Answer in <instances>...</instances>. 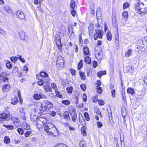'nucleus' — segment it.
Segmentation results:
<instances>
[{"mask_svg":"<svg viewBox=\"0 0 147 147\" xmlns=\"http://www.w3.org/2000/svg\"><path fill=\"white\" fill-rule=\"evenodd\" d=\"M16 15L17 17L20 19H23L25 18L24 13L20 10L17 11Z\"/></svg>","mask_w":147,"mask_h":147,"instance_id":"10","label":"nucleus"},{"mask_svg":"<svg viewBox=\"0 0 147 147\" xmlns=\"http://www.w3.org/2000/svg\"><path fill=\"white\" fill-rule=\"evenodd\" d=\"M10 86L8 84H6L3 86V90L4 92H6L8 91L10 89Z\"/></svg>","mask_w":147,"mask_h":147,"instance_id":"19","label":"nucleus"},{"mask_svg":"<svg viewBox=\"0 0 147 147\" xmlns=\"http://www.w3.org/2000/svg\"><path fill=\"white\" fill-rule=\"evenodd\" d=\"M22 127L24 129H26L27 130L30 129V127L28 124L26 123L25 122H23Z\"/></svg>","mask_w":147,"mask_h":147,"instance_id":"20","label":"nucleus"},{"mask_svg":"<svg viewBox=\"0 0 147 147\" xmlns=\"http://www.w3.org/2000/svg\"><path fill=\"white\" fill-rule=\"evenodd\" d=\"M142 43L144 46H146L147 50V36L144 38V40H143Z\"/></svg>","mask_w":147,"mask_h":147,"instance_id":"41","label":"nucleus"},{"mask_svg":"<svg viewBox=\"0 0 147 147\" xmlns=\"http://www.w3.org/2000/svg\"><path fill=\"white\" fill-rule=\"evenodd\" d=\"M106 74V72L105 71H100L97 73V75L98 77L100 78L103 75L105 74Z\"/></svg>","mask_w":147,"mask_h":147,"instance_id":"32","label":"nucleus"},{"mask_svg":"<svg viewBox=\"0 0 147 147\" xmlns=\"http://www.w3.org/2000/svg\"><path fill=\"white\" fill-rule=\"evenodd\" d=\"M73 88L72 87L70 86L66 88V92L69 94L72 93Z\"/></svg>","mask_w":147,"mask_h":147,"instance_id":"34","label":"nucleus"},{"mask_svg":"<svg viewBox=\"0 0 147 147\" xmlns=\"http://www.w3.org/2000/svg\"><path fill=\"white\" fill-rule=\"evenodd\" d=\"M44 81L42 79H39L37 82L38 85L40 86L44 84Z\"/></svg>","mask_w":147,"mask_h":147,"instance_id":"47","label":"nucleus"},{"mask_svg":"<svg viewBox=\"0 0 147 147\" xmlns=\"http://www.w3.org/2000/svg\"><path fill=\"white\" fill-rule=\"evenodd\" d=\"M80 87L81 89L83 91H85L86 90V86L85 84H82L80 86Z\"/></svg>","mask_w":147,"mask_h":147,"instance_id":"53","label":"nucleus"},{"mask_svg":"<svg viewBox=\"0 0 147 147\" xmlns=\"http://www.w3.org/2000/svg\"><path fill=\"white\" fill-rule=\"evenodd\" d=\"M20 36L22 39L24 40L26 42L28 41V38L25 36V34L24 32L21 31L20 33Z\"/></svg>","mask_w":147,"mask_h":147,"instance_id":"12","label":"nucleus"},{"mask_svg":"<svg viewBox=\"0 0 147 147\" xmlns=\"http://www.w3.org/2000/svg\"><path fill=\"white\" fill-rule=\"evenodd\" d=\"M128 14V13L126 11H124L122 13V16L124 18L125 21H126L127 19Z\"/></svg>","mask_w":147,"mask_h":147,"instance_id":"33","label":"nucleus"},{"mask_svg":"<svg viewBox=\"0 0 147 147\" xmlns=\"http://www.w3.org/2000/svg\"><path fill=\"white\" fill-rule=\"evenodd\" d=\"M68 29L69 31H70V30L71 31L74 30L73 27L71 25H69L68 26Z\"/></svg>","mask_w":147,"mask_h":147,"instance_id":"61","label":"nucleus"},{"mask_svg":"<svg viewBox=\"0 0 147 147\" xmlns=\"http://www.w3.org/2000/svg\"><path fill=\"white\" fill-rule=\"evenodd\" d=\"M18 57H13L11 58V61L13 63H15L16 61L17 60Z\"/></svg>","mask_w":147,"mask_h":147,"instance_id":"46","label":"nucleus"},{"mask_svg":"<svg viewBox=\"0 0 147 147\" xmlns=\"http://www.w3.org/2000/svg\"><path fill=\"white\" fill-rule=\"evenodd\" d=\"M8 78L7 77H4L3 76H0V82L3 81V82H6L7 81Z\"/></svg>","mask_w":147,"mask_h":147,"instance_id":"30","label":"nucleus"},{"mask_svg":"<svg viewBox=\"0 0 147 147\" xmlns=\"http://www.w3.org/2000/svg\"><path fill=\"white\" fill-rule=\"evenodd\" d=\"M6 65L7 68L10 69L12 68V65L10 62H9L6 63Z\"/></svg>","mask_w":147,"mask_h":147,"instance_id":"43","label":"nucleus"},{"mask_svg":"<svg viewBox=\"0 0 147 147\" xmlns=\"http://www.w3.org/2000/svg\"><path fill=\"white\" fill-rule=\"evenodd\" d=\"M3 125L5 127L10 130H12L14 129L13 126L12 125H7L5 124H3Z\"/></svg>","mask_w":147,"mask_h":147,"instance_id":"31","label":"nucleus"},{"mask_svg":"<svg viewBox=\"0 0 147 147\" xmlns=\"http://www.w3.org/2000/svg\"><path fill=\"white\" fill-rule=\"evenodd\" d=\"M87 96L86 93H84L83 94V99L84 102H86L87 100Z\"/></svg>","mask_w":147,"mask_h":147,"instance_id":"56","label":"nucleus"},{"mask_svg":"<svg viewBox=\"0 0 147 147\" xmlns=\"http://www.w3.org/2000/svg\"><path fill=\"white\" fill-rule=\"evenodd\" d=\"M85 62L88 64H90L91 62L90 58L89 56H86L85 58Z\"/></svg>","mask_w":147,"mask_h":147,"instance_id":"36","label":"nucleus"},{"mask_svg":"<svg viewBox=\"0 0 147 147\" xmlns=\"http://www.w3.org/2000/svg\"><path fill=\"white\" fill-rule=\"evenodd\" d=\"M44 129L46 132L51 136H57L59 134V132L58 129L52 124L49 125H47L46 126H45Z\"/></svg>","mask_w":147,"mask_h":147,"instance_id":"1","label":"nucleus"},{"mask_svg":"<svg viewBox=\"0 0 147 147\" xmlns=\"http://www.w3.org/2000/svg\"><path fill=\"white\" fill-rule=\"evenodd\" d=\"M127 92L128 93L130 94L131 95H134L135 94V92L134 90L131 88L127 89Z\"/></svg>","mask_w":147,"mask_h":147,"instance_id":"24","label":"nucleus"},{"mask_svg":"<svg viewBox=\"0 0 147 147\" xmlns=\"http://www.w3.org/2000/svg\"><path fill=\"white\" fill-rule=\"evenodd\" d=\"M51 86L52 88L55 90V91L58 90L56 85L55 83H52L51 84Z\"/></svg>","mask_w":147,"mask_h":147,"instance_id":"50","label":"nucleus"},{"mask_svg":"<svg viewBox=\"0 0 147 147\" xmlns=\"http://www.w3.org/2000/svg\"><path fill=\"white\" fill-rule=\"evenodd\" d=\"M4 142L5 143L9 144L10 142V140L8 136H5V137L4 139Z\"/></svg>","mask_w":147,"mask_h":147,"instance_id":"35","label":"nucleus"},{"mask_svg":"<svg viewBox=\"0 0 147 147\" xmlns=\"http://www.w3.org/2000/svg\"><path fill=\"white\" fill-rule=\"evenodd\" d=\"M18 102V99L17 97L13 98L11 101V103L13 105H16Z\"/></svg>","mask_w":147,"mask_h":147,"instance_id":"28","label":"nucleus"},{"mask_svg":"<svg viewBox=\"0 0 147 147\" xmlns=\"http://www.w3.org/2000/svg\"><path fill=\"white\" fill-rule=\"evenodd\" d=\"M75 2L73 0H72L70 4V7L72 9H74L75 7Z\"/></svg>","mask_w":147,"mask_h":147,"instance_id":"39","label":"nucleus"},{"mask_svg":"<svg viewBox=\"0 0 147 147\" xmlns=\"http://www.w3.org/2000/svg\"><path fill=\"white\" fill-rule=\"evenodd\" d=\"M70 71L71 74L73 76L76 75V71L75 70L71 69H70Z\"/></svg>","mask_w":147,"mask_h":147,"instance_id":"57","label":"nucleus"},{"mask_svg":"<svg viewBox=\"0 0 147 147\" xmlns=\"http://www.w3.org/2000/svg\"><path fill=\"white\" fill-rule=\"evenodd\" d=\"M94 27L93 24H90L88 27L89 34L90 36H92L94 33Z\"/></svg>","mask_w":147,"mask_h":147,"instance_id":"11","label":"nucleus"},{"mask_svg":"<svg viewBox=\"0 0 147 147\" xmlns=\"http://www.w3.org/2000/svg\"><path fill=\"white\" fill-rule=\"evenodd\" d=\"M96 90L97 92L99 93H101L102 90V88L98 86H97Z\"/></svg>","mask_w":147,"mask_h":147,"instance_id":"42","label":"nucleus"},{"mask_svg":"<svg viewBox=\"0 0 147 147\" xmlns=\"http://www.w3.org/2000/svg\"><path fill=\"white\" fill-rule=\"evenodd\" d=\"M21 114L22 116H21V117L22 119L24 120L26 119V117L24 115H25V112H22L21 113Z\"/></svg>","mask_w":147,"mask_h":147,"instance_id":"63","label":"nucleus"},{"mask_svg":"<svg viewBox=\"0 0 147 147\" xmlns=\"http://www.w3.org/2000/svg\"><path fill=\"white\" fill-rule=\"evenodd\" d=\"M96 34L94 35V38L95 40H96L98 38H101L103 35V31L98 29L96 30Z\"/></svg>","mask_w":147,"mask_h":147,"instance_id":"5","label":"nucleus"},{"mask_svg":"<svg viewBox=\"0 0 147 147\" xmlns=\"http://www.w3.org/2000/svg\"><path fill=\"white\" fill-rule=\"evenodd\" d=\"M64 117L67 121H70L69 113L68 111H65L63 113Z\"/></svg>","mask_w":147,"mask_h":147,"instance_id":"15","label":"nucleus"},{"mask_svg":"<svg viewBox=\"0 0 147 147\" xmlns=\"http://www.w3.org/2000/svg\"><path fill=\"white\" fill-rule=\"evenodd\" d=\"M146 48L138 45L136 47L135 49L136 51H137L140 54H142L144 53L146 51Z\"/></svg>","mask_w":147,"mask_h":147,"instance_id":"6","label":"nucleus"},{"mask_svg":"<svg viewBox=\"0 0 147 147\" xmlns=\"http://www.w3.org/2000/svg\"><path fill=\"white\" fill-rule=\"evenodd\" d=\"M18 133L22 135L24 134V131L22 128H19L17 129Z\"/></svg>","mask_w":147,"mask_h":147,"instance_id":"54","label":"nucleus"},{"mask_svg":"<svg viewBox=\"0 0 147 147\" xmlns=\"http://www.w3.org/2000/svg\"><path fill=\"white\" fill-rule=\"evenodd\" d=\"M55 93L56 96L60 98H63V97L59 91L58 90L55 91Z\"/></svg>","mask_w":147,"mask_h":147,"instance_id":"26","label":"nucleus"},{"mask_svg":"<svg viewBox=\"0 0 147 147\" xmlns=\"http://www.w3.org/2000/svg\"><path fill=\"white\" fill-rule=\"evenodd\" d=\"M11 120L13 121V123H14V124L18 126L17 124L19 125L20 123L19 121V119L17 118H16L13 117H12L11 118Z\"/></svg>","mask_w":147,"mask_h":147,"instance_id":"13","label":"nucleus"},{"mask_svg":"<svg viewBox=\"0 0 147 147\" xmlns=\"http://www.w3.org/2000/svg\"><path fill=\"white\" fill-rule=\"evenodd\" d=\"M67 146L63 143L58 144L55 146V147H67Z\"/></svg>","mask_w":147,"mask_h":147,"instance_id":"51","label":"nucleus"},{"mask_svg":"<svg viewBox=\"0 0 147 147\" xmlns=\"http://www.w3.org/2000/svg\"><path fill=\"white\" fill-rule=\"evenodd\" d=\"M79 120L80 122V123L83 125V123H84V122H85V121H84V119H83V117L82 116H81V117L80 116L79 117Z\"/></svg>","mask_w":147,"mask_h":147,"instance_id":"44","label":"nucleus"},{"mask_svg":"<svg viewBox=\"0 0 147 147\" xmlns=\"http://www.w3.org/2000/svg\"><path fill=\"white\" fill-rule=\"evenodd\" d=\"M80 147H86V143L84 141L82 140L80 143Z\"/></svg>","mask_w":147,"mask_h":147,"instance_id":"45","label":"nucleus"},{"mask_svg":"<svg viewBox=\"0 0 147 147\" xmlns=\"http://www.w3.org/2000/svg\"><path fill=\"white\" fill-rule=\"evenodd\" d=\"M18 58L21 61L22 63H24L25 61L24 59L23 58H22V56L21 55H18Z\"/></svg>","mask_w":147,"mask_h":147,"instance_id":"60","label":"nucleus"},{"mask_svg":"<svg viewBox=\"0 0 147 147\" xmlns=\"http://www.w3.org/2000/svg\"><path fill=\"white\" fill-rule=\"evenodd\" d=\"M64 61L63 57L61 56H59L57 59V67L59 69H61L64 66Z\"/></svg>","mask_w":147,"mask_h":147,"instance_id":"4","label":"nucleus"},{"mask_svg":"<svg viewBox=\"0 0 147 147\" xmlns=\"http://www.w3.org/2000/svg\"><path fill=\"white\" fill-rule=\"evenodd\" d=\"M34 99L36 100H38L42 98V94H35L34 96Z\"/></svg>","mask_w":147,"mask_h":147,"instance_id":"22","label":"nucleus"},{"mask_svg":"<svg viewBox=\"0 0 147 147\" xmlns=\"http://www.w3.org/2000/svg\"><path fill=\"white\" fill-rule=\"evenodd\" d=\"M112 96L113 97H115V89H113L111 91Z\"/></svg>","mask_w":147,"mask_h":147,"instance_id":"59","label":"nucleus"},{"mask_svg":"<svg viewBox=\"0 0 147 147\" xmlns=\"http://www.w3.org/2000/svg\"><path fill=\"white\" fill-rule=\"evenodd\" d=\"M82 63V60H81L78 65V69H80L83 66Z\"/></svg>","mask_w":147,"mask_h":147,"instance_id":"40","label":"nucleus"},{"mask_svg":"<svg viewBox=\"0 0 147 147\" xmlns=\"http://www.w3.org/2000/svg\"><path fill=\"white\" fill-rule=\"evenodd\" d=\"M106 37L107 39L109 41H110L111 40L112 36L111 33L110 32L108 31L107 33Z\"/></svg>","mask_w":147,"mask_h":147,"instance_id":"25","label":"nucleus"},{"mask_svg":"<svg viewBox=\"0 0 147 147\" xmlns=\"http://www.w3.org/2000/svg\"><path fill=\"white\" fill-rule=\"evenodd\" d=\"M38 113L35 110H34L33 112L30 115V119L32 121H34L37 120L38 117Z\"/></svg>","mask_w":147,"mask_h":147,"instance_id":"9","label":"nucleus"},{"mask_svg":"<svg viewBox=\"0 0 147 147\" xmlns=\"http://www.w3.org/2000/svg\"><path fill=\"white\" fill-rule=\"evenodd\" d=\"M84 116L86 120L87 121H89L90 119V117L88 113L87 112L85 113H84Z\"/></svg>","mask_w":147,"mask_h":147,"instance_id":"49","label":"nucleus"},{"mask_svg":"<svg viewBox=\"0 0 147 147\" xmlns=\"http://www.w3.org/2000/svg\"><path fill=\"white\" fill-rule=\"evenodd\" d=\"M3 9L9 14L11 13L12 12V10L7 5H5L3 7Z\"/></svg>","mask_w":147,"mask_h":147,"instance_id":"17","label":"nucleus"},{"mask_svg":"<svg viewBox=\"0 0 147 147\" xmlns=\"http://www.w3.org/2000/svg\"><path fill=\"white\" fill-rule=\"evenodd\" d=\"M70 113L71 117V119L74 122H75L76 121L77 115L76 112L73 109L70 111Z\"/></svg>","mask_w":147,"mask_h":147,"instance_id":"8","label":"nucleus"},{"mask_svg":"<svg viewBox=\"0 0 147 147\" xmlns=\"http://www.w3.org/2000/svg\"><path fill=\"white\" fill-rule=\"evenodd\" d=\"M132 50L131 49L128 50L125 53V57L126 58L129 57L130 55H132Z\"/></svg>","mask_w":147,"mask_h":147,"instance_id":"18","label":"nucleus"},{"mask_svg":"<svg viewBox=\"0 0 147 147\" xmlns=\"http://www.w3.org/2000/svg\"><path fill=\"white\" fill-rule=\"evenodd\" d=\"M32 133V131H26L24 134L25 136L26 137H28Z\"/></svg>","mask_w":147,"mask_h":147,"instance_id":"48","label":"nucleus"},{"mask_svg":"<svg viewBox=\"0 0 147 147\" xmlns=\"http://www.w3.org/2000/svg\"><path fill=\"white\" fill-rule=\"evenodd\" d=\"M61 102L65 105H68L70 103V101L67 100H63L61 101Z\"/></svg>","mask_w":147,"mask_h":147,"instance_id":"37","label":"nucleus"},{"mask_svg":"<svg viewBox=\"0 0 147 147\" xmlns=\"http://www.w3.org/2000/svg\"><path fill=\"white\" fill-rule=\"evenodd\" d=\"M79 73L81 80H85L86 79V76L84 73L82 72L80 70L79 71Z\"/></svg>","mask_w":147,"mask_h":147,"instance_id":"29","label":"nucleus"},{"mask_svg":"<svg viewBox=\"0 0 147 147\" xmlns=\"http://www.w3.org/2000/svg\"><path fill=\"white\" fill-rule=\"evenodd\" d=\"M84 53L85 55H89L90 52L88 48L86 47H85L83 49Z\"/></svg>","mask_w":147,"mask_h":147,"instance_id":"21","label":"nucleus"},{"mask_svg":"<svg viewBox=\"0 0 147 147\" xmlns=\"http://www.w3.org/2000/svg\"><path fill=\"white\" fill-rule=\"evenodd\" d=\"M145 94V92L143 91H138L137 93L138 98L139 99H143Z\"/></svg>","mask_w":147,"mask_h":147,"instance_id":"14","label":"nucleus"},{"mask_svg":"<svg viewBox=\"0 0 147 147\" xmlns=\"http://www.w3.org/2000/svg\"><path fill=\"white\" fill-rule=\"evenodd\" d=\"M43 88L46 92H49L52 91V89L49 86L47 85L46 86H43Z\"/></svg>","mask_w":147,"mask_h":147,"instance_id":"27","label":"nucleus"},{"mask_svg":"<svg viewBox=\"0 0 147 147\" xmlns=\"http://www.w3.org/2000/svg\"><path fill=\"white\" fill-rule=\"evenodd\" d=\"M10 115L9 111H6L4 113L0 114V118L6 119L10 117Z\"/></svg>","mask_w":147,"mask_h":147,"instance_id":"7","label":"nucleus"},{"mask_svg":"<svg viewBox=\"0 0 147 147\" xmlns=\"http://www.w3.org/2000/svg\"><path fill=\"white\" fill-rule=\"evenodd\" d=\"M129 6V4L128 3H125L123 5V9H125L128 8Z\"/></svg>","mask_w":147,"mask_h":147,"instance_id":"55","label":"nucleus"},{"mask_svg":"<svg viewBox=\"0 0 147 147\" xmlns=\"http://www.w3.org/2000/svg\"><path fill=\"white\" fill-rule=\"evenodd\" d=\"M57 45L60 51H62V46L60 40H57Z\"/></svg>","mask_w":147,"mask_h":147,"instance_id":"23","label":"nucleus"},{"mask_svg":"<svg viewBox=\"0 0 147 147\" xmlns=\"http://www.w3.org/2000/svg\"><path fill=\"white\" fill-rule=\"evenodd\" d=\"M98 103L100 105H103L104 104V101L102 100H100L98 101Z\"/></svg>","mask_w":147,"mask_h":147,"instance_id":"64","label":"nucleus"},{"mask_svg":"<svg viewBox=\"0 0 147 147\" xmlns=\"http://www.w3.org/2000/svg\"><path fill=\"white\" fill-rule=\"evenodd\" d=\"M81 131L82 134L85 136L86 135V129L84 127H82L81 128Z\"/></svg>","mask_w":147,"mask_h":147,"instance_id":"52","label":"nucleus"},{"mask_svg":"<svg viewBox=\"0 0 147 147\" xmlns=\"http://www.w3.org/2000/svg\"><path fill=\"white\" fill-rule=\"evenodd\" d=\"M46 125V126L47 125H44V124H36V126L37 127V128H40L42 127L43 126H45Z\"/></svg>","mask_w":147,"mask_h":147,"instance_id":"62","label":"nucleus"},{"mask_svg":"<svg viewBox=\"0 0 147 147\" xmlns=\"http://www.w3.org/2000/svg\"><path fill=\"white\" fill-rule=\"evenodd\" d=\"M38 105L40 107L38 108L37 111H38V110H39L40 112L42 113L46 109L47 110H49L50 108L53 107V104L49 102H47L45 103V108H42V104L41 103H38Z\"/></svg>","mask_w":147,"mask_h":147,"instance_id":"3","label":"nucleus"},{"mask_svg":"<svg viewBox=\"0 0 147 147\" xmlns=\"http://www.w3.org/2000/svg\"><path fill=\"white\" fill-rule=\"evenodd\" d=\"M97 123L98 128H101L103 126V124L100 121L97 122Z\"/></svg>","mask_w":147,"mask_h":147,"instance_id":"58","label":"nucleus"},{"mask_svg":"<svg viewBox=\"0 0 147 147\" xmlns=\"http://www.w3.org/2000/svg\"><path fill=\"white\" fill-rule=\"evenodd\" d=\"M135 9L137 12L141 15L147 13V7H144V5L142 2L137 3Z\"/></svg>","mask_w":147,"mask_h":147,"instance_id":"2","label":"nucleus"},{"mask_svg":"<svg viewBox=\"0 0 147 147\" xmlns=\"http://www.w3.org/2000/svg\"><path fill=\"white\" fill-rule=\"evenodd\" d=\"M44 119L43 118H39L37 119L36 123V124H41L46 125L45 123L46 122V120H43Z\"/></svg>","mask_w":147,"mask_h":147,"instance_id":"16","label":"nucleus"},{"mask_svg":"<svg viewBox=\"0 0 147 147\" xmlns=\"http://www.w3.org/2000/svg\"><path fill=\"white\" fill-rule=\"evenodd\" d=\"M40 75L41 77H47L48 76V74L46 72L43 71H42L40 73Z\"/></svg>","mask_w":147,"mask_h":147,"instance_id":"38","label":"nucleus"}]
</instances>
